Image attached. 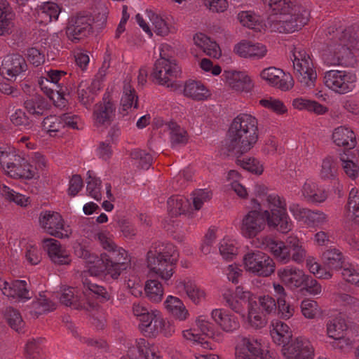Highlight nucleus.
Returning <instances> with one entry per match:
<instances>
[{
    "label": "nucleus",
    "mask_w": 359,
    "mask_h": 359,
    "mask_svg": "<svg viewBox=\"0 0 359 359\" xmlns=\"http://www.w3.org/2000/svg\"><path fill=\"white\" fill-rule=\"evenodd\" d=\"M212 318L218 323L225 332H232L239 327V323L234 316L224 315L221 310L215 309L211 313Z\"/></svg>",
    "instance_id": "29"
},
{
    "label": "nucleus",
    "mask_w": 359,
    "mask_h": 359,
    "mask_svg": "<svg viewBox=\"0 0 359 359\" xmlns=\"http://www.w3.org/2000/svg\"><path fill=\"white\" fill-rule=\"evenodd\" d=\"M355 81V75L342 70L327 71L324 76L325 86L340 94L351 91L354 88Z\"/></svg>",
    "instance_id": "13"
},
{
    "label": "nucleus",
    "mask_w": 359,
    "mask_h": 359,
    "mask_svg": "<svg viewBox=\"0 0 359 359\" xmlns=\"http://www.w3.org/2000/svg\"><path fill=\"white\" fill-rule=\"evenodd\" d=\"M259 104L277 114H283L287 111V109L283 102L279 100L273 99H262L259 100Z\"/></svg>",
    "instance_id": "56"
},
{
    "label": "nucleus",
    "mask_w": 359,
    "mask_h": 359,
    "mask_svg": "<svg viewBox=\"0 0 359 359\" xmlns=\"http://www.w3.org/2000/svg\"><path fill=\"white\" fill-rule=\"evenodd\" d=\"M236 159V164L241 166L243 169L256 175H261L263 172V165L255 158L248 159Z\"/></svg>",
    "instance_id": "45"
},
{
    "label": "nucleus",
    "mask_w": 359,
    "mask_h": 359,
    "mask_svg": "<svg viewBox=\"0 0 359 359\" xmlns=\"http://www.w3.org/2000/svg\"><path fill=\"white\" fill-rule=\"evenodd\" d=\"M24 107L29 114L39 116L47 109V102L42 96L35 95L24 102Z\"/></svg>",
    "instance_id": "32"
},
{
    "label": "nucleus",
    "mask_w": 359,
    "mask_h": 359,
    "mask_svg": "<svg viewBox=\"0 0 359 359\" xmlns=\"http://www.w3.org/2000/svg\"><path fill=\"white\" fill-rule=\"evenodd\" d=\"M27 69V65L25 58L20 54L15 53L6 55L0 67V75L6 74L10 78L15 79L16 76L25 72Z\"/></svg>",
    "instance_id": "16"
},
{
    "label": "nucleus",
    "mask_w": 359,
    "mask_h": 359,
    "mask_svg": "<svg viewBox=\"0 0 359 359\" xmlns=\"http://www.w3.org/2000/svg\"><path fill=\"white\" fill-rule=\"evenodd\" d=\"M101 183L102 182L100 178L93 177L91 172H88L87 191L89 195L96 201H100L102 198V194L100 193Z\"/></svg>",
    "instance_id": "47"
},
{
    "label": "nucleus",
    "mask_w": 359,
    "mask_h": 359,
    "mask_svg": "<svg viewBox=\"0 0 359 359\" xmlns=\"http://www.w3.org/2000/svg\"><path fill=\"white\" fill-rule=\"evenodd\" d=\"M243 262L247 271L259 276H269L275 271L273 260L259 250L247 253L243 257Z\"/></svg>",
    "instance_id": "11"
},
{
    "label": "nucleus",
    "mask_w": 359,
    "mask_h": 359,
    "mask_svg": "<svg viewBox=\"0 0 359 359\" xmlns=\"http://www.w3.org/2000/svg\"><path fill=\"white\" fill-rule=\"evenodd\" d=\"M8 172L12 177L27 180L32 179L36 174L35 169L32 165L22 157H20L18 164L12 165Z\"/></svg>",
    "instance_id": "28"
},
{
    "label": "nucleus",
    "mask_w": 359,
    "mask_h": 359,
    "mask_svg": "<svg viewBox=\"0 0 359 359\" xmlns=\"http://www.w3.org/2000/svg\"><path fill=\"white\" fill-rule=\"evenodd\" d=\"M84 273L81 275V280L83 285L82 294L83 299L81 296L74 295L73 289L68 288L64 290L60 296V303L67 306H72L74 309L86 311L96 310L98 307L97 303L93 301V298L97 299L103 303L110 299V294L106 289L96 284L92 283Z\"/></svg>",
    "instance_id": "5"
},
{
    "label": "nucleus",
    "mask_w": 359,
    "mask_h": 359,
    "mask_svg": "<svg viewBox=\"0 0 359 359\" xmlns=\"http://www.w3.org/2000/svg\"><path fill=\"white\" fill-rule=\"evenodd\" d=\"M219 250L221 255L226 260H233L237 255V248L233 244L224 240L220 243Z\"/></svg>",
    "instance_id": "58"
},
{
    "label": "nucleus",
    "mask_w": 359,
    "mask_h": 359,
    "mask_svg": "<svg viewBox=\"0 0 359 359\" xmlns=\"http://www.w3.org/2000/svg\"><path fill=\"white\" fill-rule=\"evenodd\" d=\"M331 42L323 54V60L327 65H348V60L353 57V50L359 51V39L355 37L353 27L329 28Z\"/></svg>",
    "instance_id": "3"
},
{
    "label": "nucleus",
    "mask_w": 359,
    "mask_h": 359,
    "mask_svg": "<svg viewBox=\"0 0 359 359\" xmlns=\"http://www.w3.org/2000/svg\"><path fill=\"white\" fill-rule=\"evenodd\" d=\"M115 109L110 95L105 93L102 101L97 103L94 107L95 125L97 127L109 126L114 120Z\"/></svg>",
    "instance_id": "15"
},
{
    "label": "nucleus",
    "mask_w": 359,
    "mask_h": 359,
    "mask_svg": "<svg viewBox=\"0 0 359 359\" xmlns=\"http://www.w3.org/2000/svg\"><path fill=\"white\" fill-rule=\"evenodd\" d=\"M148 16L154 26V32L159 36H166L169 33V27L165 21L153 11H147Z\"/></svg>",
    "instance_id": "46"
},
{
    "label": "nucleus",
    "mask_w": 359,
    "mask_h": 359,
    "mask_svg": "<svg viewBox=\"0 0 359 359\" xmlns=\"http://www.w3.org/2000/svg\"><path fill=\"white\" fill-rule=\"evenodd\" d=\"M27 284L25 280H16L11 283V289L8 292H11V297L13 298L18 297L21 299H30L32 298V292L27 288Z\"/></svg>",
    "instance_id": "39"
},
{
    "label": "nucleus",
    "mask_w": 359,
    "mask_h": 359,
    "mask_svg": "<svg viewBox=\"0 0 359 359\" xmlns=\"http://www.w3.org/2000/svg\"><path fill=\"white\" fill-rule=\"evenodd\" d=\"M4 318L9 326L16 332H20L24 327L25 323L20 312L13 307H6L4 311Z\"/></svg>",
    "instance_id": "37"
},
{
    "label": "nucleus",
    "mask_w": 359,
    "mask_h": 359,
    "mask_svg": "<svg viewBox=\"0 0 359 359\" xmlns=\"http://www.w3.org/2000/svg\"><path fill=\"white\" fill-rule=\"evenodd\" d=\"M241 346L236 351L237 359H256L262 351L260 344L255 339L243 338Z\"/></svg>",
    "instance_id": "23"
},
{
    "label": "nucleus",
    "mask_w": 359,
    "mask_h": 359,
    "mask_svg": "<svg viewBox=\"0 0 359 359\" xmlns=\"http://www.w3.org/2000/svg\"><path fill=\"white\" fill-rule=\"evenodd\" d=\"M262 1L274 14L289 15L283 20H276L275 26L280 33L294 32L309 21V11L299 4V0Z\"/></svg>",
    "instance_id": "4"
},
{
    "label": "nucleus",
    "mask_w": 359,
    "mask_h": 359,
    "mask_svg": "<svg viewBox=\"0 0 359 359\" xmlns=\"http://www.w3.org/2000/svg\"><path fill=\"white\" fill-rule=\"evenodd\" d=\"M180 284L183 286V288L189 299L192 300L195 304H198L201 297L203 296L204 293L203 291H201L198 288L195 283L189 280L188 282L182 281L180 283Z\"/></svg>",
    "instance_id": "50"
},
{
    "label": "nucleus",
    "mask_w": 359,
    "mask_h": 359,
    "mask_svg": "<svg viewBox=\"0 0 359 359\" xmlns=\"http://www.w3.org/2000/svg\"><path fill=\"white\" fill-rule=\"evenodd\" d=\"M292 105L298 109H307L309 111H313L317 114H323L327 111V108L316 101H311L302 98L294 99Z\"/></svg>",
    "instance_id": "36"
},
{
    "label": "nucleus",
    "mask_w": 359,
    "mask_h": 359,
    "mask_svg": "<svg viewBox=\"0 0 359 359\" xmlns=\"http://www.w3.org/2000/svg\"><path fill=\"white\" fill-rule=\"evenodd\" d=\"M271 326L273 328L270 330V334L276 344L284 346L292 338L290 328L285 323L279 320L273 321Z\"/></svg>",
    "instance_id": "25"
},
{
    "label": "nucleus",
    "mask_w": 359,
    "mask_h": 359,
    "mask_svg": "<svg viewBox=\"0 0 359 359\" xmlns=\"http://www.w3.org/2000/svg\"><path fill=\"white\" fill-rule=\"evenodd\" d=\"M266 210L255 198L252 203L256 204L255 210H250L243 217L241 226L242 234L252 238L259 233L265 227L266 223L270 228L285 233L292 229V223L286 211V203L283 198L277 194H269L266 198Z\"/></svg>",
    "instance_id": "1"
},
{
    "label": "nucleus",
    "mask_w": 359,
    "mask_h": 359,
    "mask_svg": "<svg viewBox=\"0 0 359 359\" xmlns=\"http://www.w3.org/2000/svg\"><path fill=\"white\" fill-rule=\"evenodd\" d=\"M260 308L266 313L269 314L272 312L276 313L277 311V301L269 296H262L258 298Z\"/></svg>",
    "instance_id": "60"
},
{
    "label": "nucleus",
    "mask_w": 359,
    "mask_h": 359,
    "mask_svg": "<svg viewBox=\"0 0 359 359\" xmlns=\"http://www.w3.org/2000/svg\"><path fill=\"white\" fill-rule=\"evenodd\" d=\"M301 309L302 314L307 318H314L318 313V306L316 301L304 299L302 302Z\"/></svg>",
    "instance_id": "57"
},
{
    "label": "nucleus",
    "mask_w": 359,
    "mask_h": 359,
    "mask_svg": "<svg viewBox=\"0 0 359 359\" xmlns=\"http://www.w3.org/2000/svg\"><path fill=\"white\" fill-rule=\"evenodd\" d=\"M266 247L277 260L287 263L292 259L300 263L306 257V250L302 243L295 236H290L285 242L269 239L266 242Z\"/></svg>",
    "instance_id": "6"
},
{
    "label": "nucleus",
    "mask_w": 359,
    "mask_h": 359,
    "mask_svg": "<svg viewBox=\"0 0 359 359\" xmlns=\"http://www.w3.org/2000/svg\"><path fill=\"white\" fill-rule=\"evenodd\" d=\"M245 73L234 70H225L222 74L229 86L233 89V83L236 85L241 78L245 79Z\"/></svg>",
    "instance_id": "63"
},
{
    "label": "nucleus",
    "mask_w": 359,
    "mask_h": 359,
    "mask_svg": "<svg viewBox=\"0 0 359 359\" xmlns=\"http://www.w3.org/2000/svg\"><path fill=\"white\" fill-rule=\"evenodd\" d=\"M164 304L167 310L177 319L184 320L187 318L188 311L179 298L168 296Z\"/></svg>",
    "instance_id": "30"
},
{
    "label": "nucleus",
    "mask_w": 359,
    "mask_h": 359,
    "mask_svg": "<svg viewBox=\"0 0 359 359\" xmlns=\"http://www.w3.org/2000/svg\"><path fill=\"white\" fill-rule=\"evenodd\" d=\"M1 194L4 197H5L6 199L10 201H13L21 206L25 205V203L27 201L25 196L22 194L17 193L6 185H4L1 188Z\"/></svg>",
    "instance_id": "51"
},
{
    "label": "nucleus",
    "mask_w": 359,
    "mask_h": 359,
    "mask_svg": "<svg viewBox=\"0 0 359 359\" xmlns=\"http://www.w3.org/2000/svg\"><path fill=\"white\" fill-rule=\"evenodd\" d=\"M130 157L139 161V167L142 169L147 170L152 163V157L151 154L144 150L135 149L131 151Z\"/></svg>",
    "instance_id": "49"
},
{
    "label": "nucleus",
    "mask_w": 359,
    "mask_h": 359,
    "mask_svg": "<svg viewBox=\"0 0 359 359\" xmlns=\"http://www.w3.org/2000/svg\"><path fill=\"white\" fill-rule=\"evenodd\" d=\"M93 19L90 13L80 12L68 20L66 28L67 37L73 42L86 37L93 32Z\"/></svg>",
    "instance_id": "12"
},
{
    "label": "nucleus",
    "mask_w": 359,
    "mask_h": 359,
    "mask_svg": "<svg viewBox=\"0 0 359 359\" xmlns=\"http://www.w3.org/2000/svg\"><path fill=\"white\" fill-rule=\"evenodd\" d=\"M41 226L47 230V232L55 237L62 238L67 236L60 230L64 229L63 219L62 216L57 212L45 211L42 212L39 217Z\"/></svg>",
    "instance_id": "18"
},
{
    "label": "nucleus",
    "mask_w": 359,
    "mask_h": 359,
    "mask_svg": "<svg viewBox=\"0 0 359 359\" xmlns=\"http://www.w3.org/2000/svg\"><path fill=\"white\" fill-rule=\"evenodd\" d=\"M11 121L20 130H29L32 127V121L21 109H15V112L11 116Z\"/></svg>",
    "instance_id": "44"
},
{
    "label": "nucleus",
    "mask_w": 359,
    "mask_h": 359,
    "mask_svg": "<svg viewBox=\"0 0 359 359\" xmlns=\"http://www.w3.org/2000/svg\"><path fill=\"white\" fill-rule=\"evenodd\" d=\"M86 263L90 265L88 273L91 276H99L104 271H107V274H109L110 264L108 260L104 257V253L101 254L100 257L93 254L89 261Z\"/></svg>",
    "instance_id": "31"
},
{
    "label": "nucleus",
    "mask_w": 359,
    "mask_h": 359,
    "mask_svg": "<svg viewBox=\"0 0 359 359\" xmlns=\"http://www.w3.org/2000/svg\"><path fill=\"white\" fill-rule=\"evenodd\" d=\"M97 236L103 248L108 252L104 253V257L110 264L109 275L113 279H117L121 271L126 270L130 264V259L128 257V253L124 249L118 248L104 233H100Z\"/></svg>",
    "instance_id": "7"
},
{
    "label": "nucleus",
    "mask_w": 359,
    "mask_h": 359,
    "mask_svg": "<svg viewBox=\"0 0 359 359\" xmlns=\"http://www.w3.org/2000/svg\"><path fill=\"white\" fill-rule=\"evenodd\" d=\"M20 157L13 147L6 145L0 147V164L2 167L6 165L8 170L12 165L18 164Z\"/></svg>",
    "instance_id": "35"
},
{
    "label": "nucleus",
    "mask_w": 359,
    "mask_h": 359,
    "mask_svg": "<svg viewBox=\"0 0 359 359\" xmlns=\"http://www.w3.org/2000/svg\"><path fill=\"white\" fill-rule=\"evenodd\" d=\"M136 347L140 356L144 359H162L161 356L157 355L154 346L150 344L146 339L140 338L136 341Z\"/></svg>",
    "instance_id": "41"
},
{
    "label": "nucleus",
    "mask_w": 359,
    "mask_h": 359,
    "mask_svg": "<svg viewBox=\"0 0 359 359\" xmlns=\"http://www.w3.org/2000/svg\"><path fill=\"white\" fill-rule=\"evenodd\" d=\"M259 139L258 122L255 117L241 114L231 122L225 147L229 152L241 156L254 147Z\"/></svg>",
    "instance_id": "2"
},
{
    "label": "nucleus",
    "mask_w": 359,
    "mask_h": 359,
    "mask_svg": "<svg viewBox=\"0 0 359 359\" xmlns=\"http://www.w3.org/2000/svg\"><path fill=\"white\" fill-rule=\"evenodd\" d=\"M340 161L342 162V168L345 173L351 178L355 179L358 175L359 168L353 161L346 159L344 155H341Z\"/></svg>",
    "instance_id": "61"
},
{
    "label": "nucleus",
    "mask_w": 359,
    "mask_h": 359,
    "mask_svg": "<svg viewBox=\"0 0 359 359\" xmlns=\"http://www.w3.org/2000/svg\"><path fill=\"white\" fill-rule=\"evenodd\" d=\"M121 105V113H122L123 116L128 114V109L133 106L135 109L138 108V96L130 83L126 81H124Z\"/></svg>",
    "instance_id": "26"
},
{
    "label": "nucleus",
    "mask_w": 359,
    "mask_h": 359,
    "mask_svg": "<svg viewBox=\"0 0 359 359\" xmlns=\"http://www.w3.org/2000/svg\"><path fill=\"white\" fill-rule=\"evenodd\" d=\"M282 352L287 359H313L314 355L310 341L302 337L292 338L283 346Z\"/></svg>",
    "instance_id": "14"
},
{
    "label": "nucleus",
    "mask_w": 359,
    "mask_h": 359,
    "mask_svg": "<svg viewBox=\"0 0 359 359\" xmlns=\"http://www.w3.org/2000/svg\"><path fill=\"white\" fill-rule=\"evenodd\" d=\"M302 286H304L303 289L311 294L316 295L321 292V285L311 276H306Z\"/></svg>",
    "instance_id": "62"
},
{
    "label": "nucleus",
    "mask_w": 359,
    "mask_h": 359,
    "mask_svg": "<svg viewBox=\"0 0 359 359\" xmlns=\"http://www.w3.org/2000/svg\"><path fill=\"white\" fill-rule=\"evenodd\" d=\"M189 205V201L182 196H172L168 200V210L172 216L184 214Z\"/></svg>",
    "instance_id": "34"
},
{
    "label": "nucleus",
    "mask_w": 359,
    "mask_h": 359,
    "mask_svg": "<svg viewBox=\"0 0 359 359\" xmlns=\"http://www.w3.org/2000/svg\"><path fill=\"white\" fill-rule=\"evenodd\" d=\"M144 291L147 297L153 302L161 301L163 290L161 283L156 280H149L146 282Z\"/></svg>",
    "instance_id": "38"
},
{
    "label": "nucleus",
    "mask_w": 359,
    "mask_h": 359,
    "mask_svg": "<svg viewBox=\"0 0 359 359\" xmlns=\"http://www.w3.org/2000/svg\"><path fill=\"white\" fill-rule=\"evenodd\" d=\"M293 57L294 73L298 81L304 86L313 87L317 74L310 67L309 55L304 50H297L295 48L293 51Z\"/></svg>",
    "instance_id": "10"
},
{
    "label": "nucleus",
    "mask_w": 359,
    "mask_h": 359,
    "mask_svg": "<svg viewBox=\"0 0 359 359\" xmlns=\"http://www.w3.org/2000/svg\"><path fill=\"white\" fill-rule=\"evenodd\" d=\"M27 56L29 62L35 67H39L45 61L44 55L36 48H28Z\"/></svg>",
    "instance_id": "64"
},
{
    "label": "nucleus",
    "mask_w": 359,
    "mask_h": 359,
    "mask_svg": "<svg viewBox=\"0 0 359 359\" xmlns=\"http://www.w3.org/2000/svg\"><path fill=\"white\" fill-rule=\"evenodd\" d=\"M323 262L325 266L331 269L338 270L342 268L344 257L342 253L337 249H329L322 255Z\"/></svg>",
    "instance_id": "33"
},
{
    "label": "nucleus",
    "mask_w": 359,
    "mask_h": 359,
    "mask_svg": "<svg viewBox=\"0 0 359 359\" xmlns=\"http://www.w3.org/2000/svg\"><path fill=\"white\" fill-rule=\"evenodd\" d=\"M172 257L168 252H161L156 248L151 250L147 252V266L151 273L163 280H168L172 276L173 266L177 262Z\"/></svg>",
    "instance_id": "9"
},
{
    "label": "nucleus",
    "mask_w": 359,
    "mask_h": 359,
    "mask_svg": "<svg viewBox=\"0 0 359 359\" xmlns=\"http://www.w3.org/2000/svg\"><path fill=\"white\" fill-rule=\"evenodd\" d=\"M277 311L280 318L287 320L293 316L294 309L286 303L283 296H279L277 299Z\"/></svg>",
    "instance_id": "53"
},
{
    "label": "nucleus",
    "mask_w": 359,
    "mask_h": 359,
    "mask_svg": "<svg viewBox=\"0 0 359 359\" xmlns=\"http://www.w3.org/2000/svg\"><path fill=\"white\" fill-rule=\"evenodd\" d=\"M77 93L79 101L86 107L94 102L95 95L92 94V91L83 84V82L79 85Z\"/></svg>",
    "instance_id": "54"
},
{
    "label": "nucleus",
    "mask_w": 359,
    "mask_h": 359,
    "mask_svg": "<svg viewBox=\"0 0 359 359\" xmlns=\"http://www.w3.org/2000/svg\"><path fill=\"white\" fill-rule=\"evenodd\" d=\"M170 130V139L172 144H184L187 142V131L182 128L177 123L170 121L167 123Z\"/></svg>",
    "instance_id": "43"
},
{
    "label": "nucleus",
    "mask_w": 359,
    "mask_h": 359,
    "mask_svg": "<svg viewBox=\"0 0 359 359\" xmlns=\"http://www.w3.org/2000/svg\"><path fill=\"white\" fill-rule=\"evenodd\" d=\"M43 243L44 250L54 264L57 265H68L70 264L69 255L61 247L58 241L50 238H44Z\"/></svg>",
    "instance_id": "19"
},
{
    "label": "nucleus",
    "mask_w": 359,
    "mask_h": 359,
    "mask_svg": "<svg viewBox=\"0 0 359 359\" xmlns=\"http://www.w3.org/2000/svg\"><path fill=\"white\" fill-rule=\"evenodd\" d=\"M304 196L312 203H323L327 198V194L324 189H319L318 185L311 181H306L302 187Z\"/></svg>",
    "instance_id": "27"
},
{
    "label": "nucleus",
    "mask_w": 359,
    "mask_h": 359,
    "mask_svg": "<svg viewBox=\"0 0 359 359\" xmlns=\"http://www.w3.org/2000/svg\"><path fill=\"white\" fill-rule=\"evenodd\" d=\"M183 94L185 97L196 101L206 100L210 95L208 90L201 82L192 80H189L184 83Z\"/></svg>",
    "instance_id": "22"
},
{
    "label": "nucleus",
    "mask_w": 359,
    "mask_h": 359,
    "mask_svg": "<svg viewBox=\"0 0 359 359\" xmlns=\"http://www.w3.org/2000/svg\"><path fill=\"white\" fill-rule=\"evenodd\" d=\"M347 211L351 218L359 217V193L353 189L349 194Z\"/></svg>",
    "instance_id": "52"
},
{
    "label": "nucleus",
    "mask_w": 359,
    "mask_h": 359,
    "mask_svg": "<svg viewBox=\"0 0 359 359\" xmlns=\"http://www.w3.org/2000/svg\"><path fill=\"white\" fill-rule=\"evenodd\" d=\"M238 19L243 26L251 29H255L259 22L258 17L249 11L239 13Z\"/></svg>",
    "instance_id": "59"
},
{
    "label": "nucleus",
    "mask_w": 359,
    "mask_h": 359,
    "mask_svg": "<svg viewBox=\"0 0 359 359\" xmlns=\"http://www.w3.org/2000/svg\"><path fill=\"white\" fill-rule=\"evenodd\" d=\"M332 140L336 145L344 147L347 149H353L356 145L354 133L348 128L342 126L334 130Z\"/></svg>",
    "instance_id": "21"
},
{
    "label": "nucleus",
    "mask_w": 359,
    "mask_h": 359,
    "mask_svg": "<svg viewBox=\"0 0 359 359\" xmlns=\"http://www.w3.org/2000/svg\"><path fill=\"white\" fill-rule=\"evenodd\" d=\"M43 339L39 337L29 339L25 346L26 359H39L40 355V345L43 342Z\"/></svg>",
    "instance_id": "48"
},
{
    "label": "nucleus",
    "mask_w": 359,
    "mask_h": 359,
    "mask_svg": "<svg viewBox=\"0 0 359 359\" xmlns=\"http://www.w3.org/2000/svg\"><path fill=\"white\" fill-rule=\"evenodd\" d=\"M260 76L271 85L276 86L282 90H288L294 86L292 77L285 75L284 72L278 68L271 67L262 71Z\"/></svg>",
    "instance_id": "17"
},
{
    "label": "nucleus",
    "mask_w": 359,
    "mask_h": 359,
    "mask_svg": "<svg viewBox=\"0 0 359 359\" xmlns=\"http://www.w3.org/2000/svg\"><path fill=\"white\" fill-rule=\"evenodd\" d=\"M319 176L323 181L337 182L338 181V165L336 159L327 156L323 159Z\"/></svg>",
    "instance_id": "24"
},
{
    "label": "nucleus",
    "mask_w": 359,
    "mask_h": 359,
    "mask_svg": "<svg viewBox=\"0 0 359 359\" xmlns=\"http://www.w3.org/2000/svg\"><path fill=\"white\" fill-rule=\"evenodd\" d=\"M278 273L282 282L291 288L302 286L307 276L302 270L287 267L280 269Z\"/></svg>",
    "instance_id": "20"
},
{
    "label": "nucleus",
    "mask_w": 359,
    "mask_h": 359,
    "mask_svg": "<svg viewBox=\"0 0 359 359\" xmlns=\"http://www.w3.org/2000/svg\"><path fill=\"white\" fill-rule=\"evenodd\" d=\"M41 89L43 90L46 95L53 100L54 104L57 107H64L66 104V100L65 98V93L62 87L57 86L58 89L55 90L52 88H48L46 86H43V81L40 83Z\"/></svg>",
    "instance_id": "42"
},
{
    "label": "nucleus",
    "mask_w": 359,
    "mask_h": 359,
    "mask_svg": "<svg viewBox=\"0 0 359 359\" xmlns=\"http://www.w3.org/2000/svg\"><path fill=\"white\" fill-rule=\"evenodd\" d=\"M170 46L164 44L160 51V58L154 65L152 76L158 80V83L165 85L177 78L181 73L180 67L176 63V60L168 53Z\"/></svg>",
    "instance_id": "8"
},
{
    "label": "nucleus",
    "mask_w": 359,
    "mask_h": 359,
    "mask_svg": "<svg viewBox=\"0 0 359 359\" xmlns=\"http://www.w3.org/2000/svg\"><path fill=\"white\" fill-rule=\"evenodd\" d=\"M347 330L345 320L341 318H335L327 324V332L330 337L340 338Z\"/></svg>",
    "instance_id": "40"
},
{
    "label": "nucleus",
    "mask_w": 359,
    "mask_h": 359,
    "mask_svg": "<svg viewBox=\"0 0 359 359\" xmlns=\"http://www.w3.org/2000/svg\"><path fill=\"white\" fill-rule=\"evenodd\" d=\"M37 9L39 12L41 11V13L47 15L50 20L52 18L57 20L60 13V8L57 4L49 1L43 2L41 5H38Z\"/></svg>",
    "instance_id": "55"
}]
</instances>
